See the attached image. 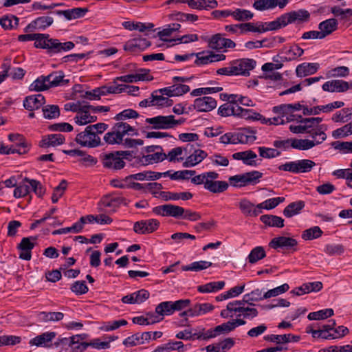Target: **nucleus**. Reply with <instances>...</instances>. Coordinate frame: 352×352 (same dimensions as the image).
I'll list each match as a JSON object with an SVG mask.
<instances>
[{
    "label": "nucleus",
    "mask_w": 352,
    "mask_h": 352,
    "mask_svg": "<svg viewBox=\"0 0 352 352\" xmlns=\"http://www.w3.org/2000/svg\"><path fill=\"white\" fill-rule=\"evenodd\" d=\"M18 40L21 42L35 41V47L46 49L50 54L68 51L74 47L73 42L60 43L58 39L50 38V35L47 34H21L18 36Z\"/></svg>",
    "instance_id": "nucleus-1"
},
{
    "label": "nucleus",
    "mask_w": 352,
    "mask_h": 352,
    "mask_svg": "<svg viewBox=\"0 0 352 352\" xmlns=\"http://www.w3.org/2000/svg\"><path fill=\"white\" fill-rule=\"evenodd\" d=\"M185 121L186 119L184 118L175 119L173 115L157 116L145 120V122L149 124V126H146V129L155 130L175 129L184 124Z\"/></svg>",
    "instance_id": "nucleus-2"
},
{
    "label": "nucleus",
    "mask_w": 352,
    "mask_h": 352,
    "mask_svg": "<svg viewBox=\"0 0 352 352\" xmlns=\"http://www.w3.org/2000/svg\"><path fill=\"white\" fill-rule=\"evenodd\" d=\"M263 173L252 170L243 174L230 176L228 179L230 184L236 188H241L248 185H255L259 182Z\"/></svg>",
    "instance_id": "nucleus-3"
},
{
    "label": "nucleus",
    "mask_w": 352,
    "mask_h": 352,
    "mask_svg": "<svg viewBox=\"0 0 352 352\" xmlns=\"http://www.w3.org/2000/svg\"><path fill=\"white\" fill-rule=\"evenodd\" d=\"M316 166V163L307 159L298 160L286 162L279 166L280 170L287 171L294 174L305 173L310 172Z\"/></svg>",
    "instance_id": "nucleus-4"
},
{
    "label": "nucleus",
    "mask_w": 352,
    "mask_h": 352,
    "mask_svg": "<svg viewBox=\"0 0 352 352\" xmlns=\"http://www.w3.org/2000/svg\"><path fill=\"white\" fill-rule=\"evenodd\" d=\"M298 122L303 124L306 129V133L314 139L316 140V144H321L327 139V135L322 130V126L316 127L314 122H312V118H302L301 116H298Z\"/></svg>",
    "instance_id": "nucleus-5"
},
{
    "label": "nucleus",
    "mask_w": 352,
    "mask_h": 352,
    "mask_svg": "<svg viewBox=\"0 0 352 352\" xmlns=\"http://www.w3.org/2000/svg\"><path fill=\"white\" fill-rule=\"evenodd\" d=\"M100 160L103 167L109 170H120L125 166L123 157L119 156V151L102 153Z\"/></svg>",
    "instance_id": "nucleus-6"
},
{
    "label": "nucleus",
    "mask_w": 352,
    "mask_h": 352,
    "mask_svg": "<svg viewBox=\"0 0 352 352\" xmlns=\"http://www.w3.org/2000/svg\"><path fill=\"white\" fill-rule=\"evenodd\" d=\"M234 76H250V71L256 67V62L252 58H239L231 61Z\"/></svg>",
    "instance_id": "nucleus-7"
},
{
    "label": "nucleus",
    "mask_w": 352,
    "mask_h": 352,
    "mask_svg": "<svg viewBox=\"0 0 352 352\" xmlns=\"http://www.w3.org/2000/svg\"><path fill=\"white\" fill-rule=\"evenodd\" d=\"M153 212L155 214L162 217H171L175 219H182L184 214L183 212H184V208L173 204H165L154 207Z\"/></svg>",
    "instance_id": "nucleus-8"
},
{
    "label": "nucleus",
    "mask_w": 352,
    "mask_h": 352,
    "mask_svg": "<svg viewBox=\"0 0 352 352\" xmlns=\"http://www.w3.org/2000/svg\"><path fill=\"white\" fill-rule=\"evenodd\" d=\"M76 141L83 146L94 148L100 144V138L87 126L83 132L76 135Z\"/></svg>",
    "instance_id": "nucleus-9"
},
{
    "label": "nucleus",
    "mask_w": 352,
    "mask_h": 352,
    "mask_svg": "<svg viewBox=\"0 0 352 352\" xmlns=\"http://www.w3.org/2000/svg\"><path fill=\"white\" fill-rule=\"evenodd\" d=\"M228 308L229 310L234 311V313H239L237 317L242 316L244 318L253 319L258 314V311L256 309L246 307L243 305V302L240 301L229 302L228 304Z\"/></svg>",
    "instance_id": "nucleus-10"
},
{
    "label": "nucleus",
    "mask_w": 352,
    "mask_h": 352,
    "mask_svg": "<svg viewBox=\"0 0 352 352\" xmlns=\"http://www.w3.org/2000/svg\"><path fill=\"white\" fill-rule=\"evenodd\" d=\"M160 226V221L155 219L137 221L133 225L135 233L145 234L155 232Z\"/></svg>",
    "instance_id": "nucleus-11"
},
{
    "label": "nucleus",
    "mask_w": 352,
    "mask_h": 352,
    "mask_svg": "<svg viewBox=\"0 0 352 352\" xmlns=\"http://www.w3.org/2000/svg\"><path fill=\"white\" fill-rule=\"evenodd\" d=\"M151 45V42L146 38L137 37L128 41L124 45V50L135 54L144 50Z\"/></svg>",
    "instance_id": "nucleus-12"
},
{
    "label": "nucleus",
    "mask_w": 352,
    "mask_h": 352,
    "mask_svg": "<svg viewBox=\"0 0 352 352\" xmlns=\"http://www.w3.org/2000/svg\"><path fill=\"white\" fill-rule=\"evenodd\" d=\"M217 101L210 96H204L197 98L194 100V108L199 112H208L215 109L217 107Z\"/></svg>",
    "instance_id": "nucleus-13"
},
{
    "label": "nucleus",
    "mask_w": 352,
    "mask_h": 352,
    "mask_svg": "<svg viewBox=\"0 0 352 352\" xmlns=\"http://www.w3.org/2000/svg\"><path fill=\"white\" fill-rule=\"evenodd\" d=\"M232 157L234 160H241L244 164L250 166H257L260 164L256 160L257 155L252 150L234 153Z\"/></svg>",
    "instance_id": "nucleus-14"
},
{
    "label": "nucleus",
    "mask_w": 352,
    "mask_h": 352,
    "mask_svg": "<svg viewBox=\"0 0 352 352\" xmlns=\"http://www.w3.org/2000/svg\"><path fill=\"white\" fill-rule=\"evenodd\" d=\"M193 76L190 77H182L175 76L173 78V85H172L175 96H182L190 91L188 85H185L186 82L190 81Z\"/></svg>",
    "instance_id": "nucleus-15"
},
{
    "label": "nucleus",
    "mask_w": 352,
    "mask_h": 352,
    "mask_svg": "<svg viewBox=\"0 0 352 352\" xmlns=\"http://www.w3.org/2000/svg\"><path fill=\"white\" fill-rule=\"evenodd\" d=\"M285 16L287 25L294 23H303L307 22L310 19L309 12L303 9L292 11L287 13H285Z\"/></svg>",
    "instance_id": "nucleus-16"
},
{
    "label": "nucleus",
    "mask_w": 352,
    "mask_h": 352,
    "mask_svg": "<svg viewBox=\"0 0 352 352\" xmlns=\"http://www.w3.org/2000/svg\"><path fill=\"white\" fill-rule=\"evenodd\" d=\"M46 78H47V85L50 86V88L65 86L69 82V80L65 78V75L61 70L52 72L47 75Z\"/></svg>",
    "instance_id": "nucleus-17"
},
{
    "label": "nucleus",
    "mask_w": 352,
    "mask_h": 352,
    "mask_svg": "<svg viewBox=\"0 0 352 352\" xmlns=\"http://www.w3.org/2000/svg\"><path fill=\"white\" fill-rule=\"evenodd\" d=\"M45 102V97L38 94L27 96L23 101V107L28 111H34L41 107Z\"/></svg>",
    "instance_id": "nucleus-18"
},
{
    "label": "nucleus",
    "mask_w": 352,
    "mask_h": 352,
    "mask_svg": "<svg viewBox=\"0 0 352 352\" xmlns=\"http://www.w3.org/2000/svg\"><path fill=\"white\" fill-rule=\"evenodd\" d=\"M219 175L217 173V177L209 179L205 184V189L212 193H221L226 190L229 187V184L225 181H215L219 178Z\"/></svg>",
    "instance_id": "nucleus-19"
},
{
    "label": "nucleus",
    "mask_w": 352,
    "mask_h": 352,
    "mask_svg": "<svg viewBox=\"0 0 352 352\" xmlns=\"http://www.w3.org/2000/svg\"><path fill=\"white\" fill-rule=\"evenodd\" d=\"M322 89L329 92H344L349 89V83L342 80L327 81L322 85Z\"/></svg>",
    "instance_id": "nucleus-20"
},
{
    "label": "nucleus",
    "mask_w": 352,
    "mask_h": 352,
    "mask_svg": "<svg viewBox=\"0 0 352 352\" xmlns=\"http://www.w3.org/2000/svg\"><path fill=\"white\" fill-rule=\"evenodd\" d=\"M298 244L297 241L292 237L278 236L272 239L269 245L274 249L285 248L287 249L296 247Z\"/></svg>",
    "instance_id": "nucleus-21"
},
{
    "label": "nucleus",
    "mask_w": 352,
    "mask_h": 352,
    "mask_svg": "<svg viewBox=\"0 0 352 352\" xmlns=\"http://www.w3.org/2000/svg\"><path fill=\"white\" fill-rule=\"evenodd\" d=\"M245 110L239 104L225 103L218 109V113L221 116H242Z\"/></svg>",
    "instance_id": "nucleus-22"
},
{
    "label": "nucleus",
    "mask_w": 352,
    "mask_h": 352,
    "mask_svg": "<svg viewBox=\"0 0 352 352\" xmlns=\"http://www.w3.org/2000/svg\"><path fill=\"white\" fill-rule=\"evenodd\" d=\"M123 138L124 135L117 122L113 125L111 131L104 135V140L108 144H120L122 143Z\"/></svg>",
    "instance_id": "nucleus-23"
},
{
    "label": "nucleus",
    "mask_w": 352,
    "mask_h": 352,
    "mask_svg": "<svg viewBox=\"0 0 352 352\" xmlns=\"http://www.w3.org/2000/svg\"><path fill=\"white\" fill-rule=\"evenodd\" d=\"M88 12L87 8H75L65 10H56L54 12L57 15L64 16L67 20L76 19L83 17Z\"/></svg>",
    "instance_id": "nucleus-24"
},
{
    "label": "nucleus",
    "mask_w": 352,
    "mask_h": 352,
    "mask_svg": "<svg viewBox=\"0 0 352 352\" xmlns=\"http://www.w3.org/2000/svg\"><path fill=\"white\" fill-rule=\"evenodd\" d=\"M56 333L55 332L43 333L30 340L29 344L36 346L50 347V343L56 337Z\"/></svg>",
    "instance_id": "nucleus-25"
},
{
    "label": "nucleus",
    "mask_w": 352,
    "mask_h": 352,
    "mask_svg": "<svg viewBox=\"0 0 352 352\" xmlns=\"http://www.w3.org/2000/svg\"><path fill=\"white\" fill-rule=\"evenodd\" d=\"M64 142L65 137L62 134H50L43 138L39 142V146L42 148H48L50 146H56L63 144Z\"/></svg>",
    "instance_id": "nucleus-26"
},
{
    "label": "nucleus",
    "mask_w": 352,
    "mask_h": 352,
    "mask_svg": "<svg viewBox=\"0 0 352 352\" xmlns=\"http://www.w3.org/2000/svg\"><path fill=\"white\" fill-rule=\"evenodd\" d=\"M239 208L245 216L256 217L261 213V210L257 208V205L255 206L245 198L241 199L239 203Z\"/></svg>",
    "instance_id": "nucleus-27"
},
{
    "label": "nucleus",
    "mask_w": 352,
    "mask_h": 352,
    "mask_svg": "<svg viewBox=\"0 0 352 352\" xmlns=\"http://www.w3.org/2000/svg\"><path fill=\"white\" fill-rule=\"evenodd\" d=\"M319 64L317 63H303L297 66L296 69V76L305 77L315 74L319 69Z\"/></svg>",
    "instance_id": "nucleus-28"
},
{
    "label": "nucleus",
    "mask_w": 352,
    "mask_h": 352,
    "mask_svg": "<svg viewBox=\"0 0 352 352\" xmlns=\"http://www.w3.org/2000/svg\"><path fill=\"white\" fill-rule=\"evenodd\" d=\"M208 154L206 151L197 149L194 151L190 155H189L186 161L183 163L184 167H192L202 162L206 158Z\"/></svg>",
    "instance_id": "nucleus-29"
},
{
    "label": "nucleus",
    "mask_w": 352,
    "mask_h": 352,
    "mask_svg": "<svg viewBox=\"0 0 352 352\" xmlns=\"http://www.w3.org/2000/svg\"><path fill=\"white\" fill-rule=\"evenodd\" d=\"M192 194L189 192H173L169 191H160V197L164 201L170 200H189L192 197Z\"/></svg>",
    "instance_id": "nucleus-30"
},
{
    "label": "nucleus",
    "mask_w": 352,
    "mask_h": 352,
    "mask_svg": "<svg viewBox=\"0 0 352 352\" xmlns=\"http://www.w3.org/2000/svg\"><path fill=\"white\" fill-rule=\"evenodd\" d=\"M338 28V21L336 19H329L322 21L318 25V29L322 34V38L331 34Z\"/></svg>",
    "instance_id": "nucleus-31"
},
{
    "label": "nucleus",
    "mask_w": 352,
    "mask_h": 352,
    "mask_svg": "<svg viewBox=\"0 0 352 352\" xmlns=\"http://www.w3.org/2000/svg\"><path fill=\"white\" fill-rule=\"evenodd\" d=\"M219 141L221 143L224 144H242L243 142H248V140L244 138L241 134H239L237 133H226L224 135H221L219 138Z\"/></svg>",
    "instance_id": "nucleus-32"
},
{
    "label": "nucleus",
    "mask_w": 352,
    "mask_h": 352,
    "mask_svg": "<svg viewBox=\"0 0 352 352\" xmlns=\"http://www.w3.org/2000/svg\"><path fill=\"white\" fill-rule=\"evenodd\" d=\"M83 335H76L68 338L67 345L72 352H82L87 349L86 342H80L84 339Z\"/></svg>",
    "instance_id": "nucleus-33"
},
{
    "label": "nucleus",
    "mask_w": 352,
    "mask_h": 352,
    "mask_svg": "<svg viewBox=\"0 0 352 352\" xmlns=\"http://www.w3.org/2000/svg\"><path fill=\"white\" fill-rule=\"evenodd\" d=\"M97 120L96 116H91V113L84 109L82 107L78 112L74 118L75 122L78 125H85L89 123L94 122Z\"/></svg>",
    "instance_id": "nucleus-34"
},
{
    "label": "nucleus",
    "mask_w": 352,
    "mask_h": 352,
    "mask_svg": "<svg viewBox=\"0 0 352 352\" xmlns=\"http://www.w3.org/2000/svg\"><path fill=\"white\" fill-rule=\"evenodd\" d=\"M305 206V203L302 200L292 202L285 208L283 210V214L287 218L292 217L293 216L299 214L304 208Z\"/></svg>",
    "instance_id": "nucleus-35"
},
{
    "label": "nucleus",
    "mask_w": 352,
    "mask_h": 352,
    "mask_svg": "<svg viewBox=\"0 0 352 352\" xmlns=\"http://www.w3.org/2000/svg\"><path fill=\"white\" fill-rule=\"evenodd\" d=\"M265 26L262 27V32L267 31L276 30L287 25L285 14H282L273 21L263 23Z\"/></svg>",
    "instance_id": "nucleus-36"
},
{
    "label": "nucleus",
    "mask_w": 352,
    "mask_h": 352,
    "mask_svg": "<svg viewBox=\"0 0 352 352\" xmlns=\"http://www.w3.org/2000/svg\"><path fill=\"white\" fill-rule=\"evenodd\" d=\"M316 140H309L307 139L292 138V148L298 150H309L316 145Z\"/></svg>",
    "instance_id": "nucleus-37"
},
{
    "label": "nucleus",
    "mask_w": 352,
    "mask_h": 352,
    "mask_svg": "<svg viewBox=\"0 0 352 352\" xmlns=\"http://www.w3.org/2000/svg\"><path fill=\"white\" fill-rule=\"evenodd\" d=\"M260 220L270 227L283 228L284 226V219L278 216L264 214L261 216Z\"/></svg>",
    "instance_id": "nucleus-38"
},
{
    "label": "nucleus",
    "mask_w": 352,
    "mask_h": 352,
    "mask_svg": "<svg viewBox=\"0 0 352 352\" xmlns=\"http://www.w3.org/2000/svg\"><path fill=\"white\" fill-rule=\"evenodd\" d=\"M252 6L258 11L273 9L276 6L280 8V0H255Z\"/></svg>",
    "instance_id": "nucleus-39"
},
{
    "label": "nucleus",
    "mask_w": 352,
    "mask_h": 352,
    "mask_svg": "<svg viewBox=\"0 0 352 352\" xmlns=\"http://www.w3.org/2000/svg\"><path fill=\"white\" fill-rule=\"evenodd\" d=\"M266 256V252L263 247L256 246L248 254L247 261L250 264H254Z\"/></svg>",
    "instance_id": "nucleus-40"
},
{
    "label": "nucleus",
    "mask_w": 352,
    "mask_h": 352,
    "mask_svg": "<svg viewBox=\"0 0 352 352\" xmlns=\"http://www.w3.org/2000/svg\"><path fill=\"white\" fill-rule=\"evenodd\" d=\"M48 80L46 76H40L30 85L29 89L36 92H40L50 89L47 85Z\"/></svg>",
    "instance_id": "nucleus-41"
},
{
    "label": "nucleus",
    "mask_w": 352,
    "mask_h": 352,
    "mask_svg": "<svg viewBox=\"0 0 352 352\" xmlns=\"http://www.w3.org/2000/svg\"><path fill=\"white\" fill-rule=\"evenodd\" d=\"M223 36V34L220 33L215 34L212 36L206 38L205 41L208 43V45L210 48L220 51L223 50V41H225V37Z\"/></svg>",
    "instance_id": "nucleus-42"
},
{
    "label": "nucleus",
    "mask_w": 352,
    "mask_h": 352,
    "mask_svg": "<svg viewBox=\"0 0 352 352\" xmlns=\"http://www.w3.org/2000/svg\"><path fill=\"white\" fill-rule=\"evenodd\" d=\"M53 22L54 19L52 16H43L36 18L30 25L36 29L43 30L50 26Z\"/></svg>",
    "instance_id": "nucleus-43"
},
{
    "label": "nucleus",
    "mask_w": 352,
    "mask_h": 352,
    "mask_svg": "<svg viewBox=\"0 0 352 352\" xmlns=\"http://www.w3.org/2000/svg\"><path fill=\"white\" fill-rule=\"evenodd\" d=\"M352 119V108H344L336 112L332 117L335 122H346Z\"/></svg>",
    "instance_id": "nucleus-44"
},
{
    "label": "nucleus",
    "mask_w": 352,
    "mask_h": 352,
    "mask_svg": "<svg viewBox=\"0 0 352 352\" xmlns=\"http://www.w3.org/2000/svg\"><path fill=\"white\" fill-rule=\"evenodd\" d=\"M265 26L263 22L253 23H239L240 34H243L248 32L262 33V27Z\"/></svg>",
    "instance_id": "nucleus-45"
},
{
    "label": "nucleus",
    "mask_w": 352,
    "mask_h": 352,
    "mask_svg": "<svg viewBox=\"0 0 352 352\" xmlns=\"http://www.w3.org/2000/svg\"><path fill=\"white\" fill-rule=\"evenodd\" d=\"M254 13L250 10L241 8H236L232 10V17L238 21H247L252 19Z\"/></svg>",
    "instance_id": "nucleus-46"
},
{
    "label": "nucleus",
    "mask_w": 352,
    "mask_h": 352,
    "mask_svg": "<svg viewBox=\"0 0 352 352\" xmlns=\"http://www.w3.org/2000/svg\"><path fill=\"white\" fill-rule=\"evenodd\" d=\"M212 265V263L206 261H199L192 263L190 265L182 267L183 271H195L199 272Z\"/></svg>",
    "instance_id": "nucleus-47"
},
{
    "label": "nucleus",
    "mask_w": 352,
    "mask_h": 352,
    "mask_svg": "<svg viewBox=\"0 0 352 352\" xmlns=\"http://www.w3.org/2000/svg\"><path fill=\"white\" fill-rule=\"evenodd\" d=\"M195 56H196L195 60L196 65L200 66L212 63V52L210 51L195 53Z\"/></svg>",
    "instance_id": "nucleus-48"
},
{
    "label": "nucleus",
    "mask_w": 352,
    "mask_h": 352,
    "mask_svg": "<svg viewBox=\"0 0 352 352\" xmlns=\"http://www.w3.org/2000/svg\"><path fill=\"white\" fill-rule=\"evenodd\" d=\"M285 198L282 197L271 198L265 200V201L258 204L257 208H260L262 211L263 209L271 210L276 208L278 204L283 202Z\"/></svg>",
    "instance_id": "nucleus-49"
},
{
    "label": "nucleus",
    "mask_w": 352,
    "mask_h": 352,
    "mask_svg": "<svg viewBox=\"0 0 352 352\" xmlns=\"http://www.w3.org/2000/svg\"><path fill=\"white\" fill-rule=\"evenodd\" d=\"M154 105L158 107H170L173 104V100L159 94L157 90L152 92Z\"/></svg>",
    "instance_id": "nucleus-50"
},
{
    "label": "nucleus",
    "mask_w": 352,
    "mask_h": 352,
    "mask_svg": "<svg viewBox=\"0 0 352 352\" xmlns=\"http://www.w3.org/2000/svg\"><path fill=\"white\" fill-rule=\"evenodd\" d=\"M333 310L331 308L322 309L318 311L311 312L309 314L307 318L309 320H324L328 318L333 315Z\"/></svg>",
    "instance_id": "nucleus-51"
},
{
    "label": "nucleus",
    "mask_w": 352,
    "mask_h": 352,
    "mask_svg": "<svg viewBox=\"0 0 352 352\" xmlns=\"http://www.w3.org/2000/svg\"><path fill=\"white\" fill-rule=\"evenodd\" d=\"M215 177H217V172L215 171L206 172L193 177L191 179V182L196 185L204 184L205 186V184H206V182L208 181L209 179H212Z\"/></svg>",
    "instance_id": "nucleus-52"
},
{
    "label": "nucleus",
    "mask_w": 352,
    "mask_h": 352,
    "mask_svg": "<svg viewBox=\"0 0 352 352\" xmlns=\"http://www.w3.org/2000/svg\"><path fill=\"white\" fill-rule=\"evenodd\" d=\"M155 312L160 316L173 314L174 313L173 302L165 301L160 303L155 308Z\"/></svg>",
    "instance_id": "nucleus-53"
},
{
    "label": "nucleus",
    "mask_w": 352,
    "mask_h": 352,
    "mask_svg": "<svg viewBox=\"0 0 352 352\" xmlns=\"http://www.w3.org/2000/svg\"><path fill=\"white\" fill-rule=\"evenodd\" d=\"M323 232L318 226H314L303 231L302 238L304 240H313L320 237Z\"/></svg>",
    "instance_id": "nucleus-54"
},
{
    "label": "nucleus",
    "mask_w": 352,
    "mask_h": 352,
    "mask_svg": "<svg viewBox=\"0 0 352 352\" xmlns=\"http://www.w3.org/2000/svg\"><path fill=\"white\" fill-rule=\"evenodd\" d=\"M352 134V122L334 130L332 136L335 139L343 138Z\"/></svg>",
    "instance_id": "nucleus-55"
},
{
    "label": "nucleus",
    "mask_w": 352,
    "mask_h": 352,
    "mask_svg": "<svg viewBox=\"0 0 352 352\" xmlns=\"http://www.w3.org/2000/svg\"><path fill=\"white\" fill-rule=\"evenodd\" d=\"M285 53L287 56L286 59L292 60L301 56L304 53V50L298 45L294 44L290 46L289 49L286 50Z\"/></svg>",
    "instance_id": "nucleus-56"
},
{
    "label": "nucleus",
    "mask_w": 352,
    "mask_h": 352,
    "mask_svg": "<svg viewBox=\"0 0 352 352\" xmlns=\"http://www.w3.org/2000/svg\"><path fill=\"white\" fill-rule=\"evenodd\" d=\"M214 306L210 303H197L192 307V315L198 316L213 310Z\"/></svg>",
    "instance_id": "nucleus-57"
},
{
    "label": "nucleus",
    "mask_w": 352,
    "mask_h": 352,
    "mask_svg": "<svg viewBox=\"0 0 352 352\" xmlns=\"http://www.w3.org/2000/svg\"><path fill=\"white\" fill-rule=\"evenodd\" d=\"M28 152V148H27L25 144H21L19 148L16 147H8L5 146H1L0 148V153L2 154H12V153H18L19 155H23L27 153Z\"/></svg>",
    "instance_id": "nucleus-58"
},
{
    "label": "nucleus",
    "mask_w": 352,
    "mask_h": 352,
    "mask_svg": "<svg viewBox=\"0 0 352 352\" xmlns=\"http://www.w3.org/2000/svg\"><path fill=\"white\" fill-rule=\"evenodd\" d=\"M43 116L46 119L56 118L60 116V109L58 105H46L43 107Z\"/></svg>",
    "instance_id": "nucleus-59"
},
{
    "label": "nucleus",
    "mask_w": 352,
    "mask_h": 352,
    "mask_svg": "<svg viewBox=\"0 0 352 352\" xmlns=\"http://www.w3.org/2000/svg\"><path fill=\"white\" fill-rule=\"evenodd\" d=\"M260 157L263 158L271 159L280 155V151L276 148L260 146L258 148Z\"/></svg>",
    "instance_id": "nucleus-60"
},
{
    "label": "nucleus",
    "mask_w": 352,
    "mask_h": 352,
    "mask_svg": "<svg viewBox=\"0 0 352 352\" xmlns=\"http://www.w3.org/2000/svg\"><path fill=\"white\" fill-rule=\"evenodd\" d=\"M23 181L28 183V184L30 186V190L32 189V190L34 192L35 194L38 197H42L44 195L45 189L40 182L27 177H25Z\"/></svg>",
    "instance_id": "nucleus-61"
},
{
    "label": "nucleus",
    "mask_w": 352,
    "mask_h": 352,
    "mask_svg": "<svg viewBox=\"0 0 352 352\" xmlns=\"http://www.w3.org/2000/svg\"><path fill=\"white\" fill-rule=\"evenodd\" d=\"M173 20H176L180 22L190 21L194 22L198 20V16L193 14H187L184 12H176L170 15Z\"/></svg>",
    "instance_id": "nucleus-62"
},
{
    "label": "nucleus",
    "mask_w": 352,
    "mask_h": 352,
    "mask_svg": "<svg viewBox=\"0 0 352 352\" xmlns=\"http://www.w3.org/2000/svg\"><path fill=\"white\" fill-rule=\"evenodd\" d=\"M19 19L14 16H4L0 19V25L5 30L12 29L18 25Z\"/></svg>",
    "instance_id": "nucleus-63"
},
{
    "label": "nucleus",
    "mask_w": 352,
    "mask_h": 352,
    "mask_svg": "<svg viewBox=\"0 0 352 352\" xmlns=\"http://www.w3.org/2000/svg\"><path fill=\"white\" fill-rule=\"evenodd\" d=\"M39 316L44 322L60 321L63 318L64 314L62 312L43 311L40 313Z\"/></svg>",
    "instance_id": "nucleus-64"
}]
</instances>
